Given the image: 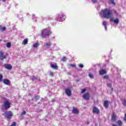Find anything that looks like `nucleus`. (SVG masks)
<instances>
[{
  "instance_id": "1",
  "label": "nucleus",
  "mask_w": 126,
  "mask_h": 126,
  "mask_svg": "<svg viewBox=\"0 0 126 126\" xmlns=\"http://www.w3.org/2000/svg\"><path fill=\"white\" fill-rule=\"evenodd\" d=\"M100 14L102 15L103 18H106V19H109V18H111L112 15L113 14V12L111 10L105 8L101 10L100 12Z\"/></svg>"
},
{
  "instance_id": "2",
  "label": "nucleus",
  "mask_w": 126,
  "mask_h": 126,
  "mask_svg": "<svg viewBox=\"0 0 126 126\" xmlns=\"http://www.w3.org/2000/svg\"><path fill=\"white\" fill-rule=\"evenodd\" d=\"M51 34H52V32H51L48 28L44 29L40 32V35L42 38L49 37Z\"/></svg>"
},
{
  "instance_id": "3",
  "label": "nucleus",
  "mask_w": 126,
  "mask_h": 126,
  "mask_svg": "<svg viewBox=\"0 0 126 126\" xmlns=\"http://www.w3.org/2000/svg\"><path fill=\"white\" fill-rule=\"evenodd\" d=\"M3 106L5 110H7V109H9V108H10V102L7 100L3 102Z\"/></svg>"
},
{
  "instance_id": "4",
  "label": "nucleus",
  "mask_w": 126,
  "mask_h": 126,
  "mask_svg": "<svg viewBox=\"0 0 126 126\" xmlns=\"http://www.w3.org/2000/svg\"><path fill=\"white\" fill-rule=\"evenodd\" d=\"M5 118H6L7 119H10V118H12V116H13V114L12 113V112L10 111L5 112Z\"/></svg>"
},
{
  "instance_id": "5",
  "label": "nucleus",
  "mask_w": 126,
  "mask_h": 126,
  "mask_svg": "<svg viewBox=\"0 0 126 126\" xmlns=\"http://www.w3.org/2000/svg\"><path fill=\"white\" fill-rule=\"evenodd\" d=\"M64 20H65V17L64 16V15L63 14H60L58 16V18L57 19L58 21L63 22V21H64Z\"/></svg>"
},
{
  "instance_id": "6",
  "label": "nucleus",
  "mask_w": 126,
  "mask_h": 126,
  "mask_svg": "<svg viewBox=\"0 0 126 126\" xmlns=\"http://www.w3.org/2000/svg\"><path fill=\"white\" fill-rule=\"evenodd\" d=\"M110 21L111 22H114L117 25L120 23V19L116 18L114 20L113 17L110 18Z\"/></svg>"
},
{
  "instance_id": "7",
  "label": "nucleus",
  "mask_w": 126,
  "mask_h": 126,
  "mask_svg": "<svg viewBox=\"0 0 126 126\" xmlns=\"http://www.w3.org/2000/svg\"><path fill=\"white\" fill-rule=\"evenodd\" d=\"M83 99H85V100H87V101H88V100H89V99L90 98V94H89V93H85L83 95Z\"/></svg>"
},
{
  "instance_id": "8",
  "label": "nucleus",
  "mask_w": 126,
  "mask_h": 126,
  "mask_svg": "<svg viewBox=\"0 0 126 126\" xmlns=\"http://www.w3.org/2000/svg\"><path fill=\"white\" fill-rule=\"evenodd\" d=\"M117 121V115L113 113L111 116V122H116Z\"/></svg>"
},
{
  "instance_id": "9",
  "label": "nucleus",
  "mask_w": 126,
  "mask_h": 126,
  "mask_svg": "<svg viewBox=\"0 0 126 126\" xmlns=\"http://www.w3.org/2000/svg\"><path fill=\"white\" fill-rule=\"evenodd\" d=\"M6 59V56L3 55L2 51H0V60H2Z\"/></svg>"
},
{
  "instance_id": "10",
  "label": "nucleus",
  "mask_w": 126,
  "mask_h": 126,
  "mask_svg": "<svg viewBox=\"0 0 126 126\" xmlns=\"http://www.w3.org/2000/svg\"><path fill=\"white\" fill-rule=\"evenodd\" d=\"M109 104H110V102L108 100H105L104 102L103 106L106 109H108L109 108Z\"/></svg>"
},
{
  "instance_id": "11",
  "label": "nucleus",
  "mask_w": 126,
  "mask_h": 126,
  "mask_svg": "<svg viewBox=\"0 0 126 126\" xmlns=\"http://www.w3.org/2000/svg\"><path fill=\"white\" fill-rule=\"evenodd\" d=\"M3 82L4 84H5V85L9 86L10 85V81L8 79H5L3 80Z\"/></svg>"
},
{
  "instance_id": "12",
  "label": "nucleus",
  "mask_w": 126,
  "mask_h": 126,
  "mask_svg": "<svg viewBox=\"0 0 126 126\" xmlns=\"http://www.w3.org/2000/svg\"><path fill=\"white\" fill-rule=\"evenodd\" d=\"M65 93L67 95V96H71V91H70V89H66Z\"/></svg>"
},
{
  "instance_id": "13",
  "label": "nucleus",
  "mask_w": 126,
  "mask_h": 126,
  "mask_svg": "<svg viewBox=\"0 0 126 126\" xmlns=\"http://www.w3.org/2000/svg\"><path fill=\"white\" fill-rule=\"evenodd\" d=\"M72 113H73V114H76L77 115L78 114H79V111H78V110H77V109H76L75 107H73Z\"/></svg>"
},
{
  "instance_id": "14",
  "label": "nucleus",
  "mask_w": 126,
  "mask_h": 126,
  "mask_svg": "<svg viewBox=\"0 0 126 126\" xmlns=\"http://www.w3.org/2000/svg\"><path fill=\"white\" fill-rule=\"evenodd\" d=\"M5 68H6V69L10 70L12 68V66L10 64H6L5 65Z\"/></svg>"
},
{
  "instance_id": "15",
  "label": "nucleus",
  "mask_w": 126,
  "mask_h": 126,
  "mask_svg": "<svg viewBox=\"0 0 126 126\" xmlns=\"http://www.w3.org/2000/svg\"><path fill=\"white\" fill-rule=\"evenodd\" d=\"M106 73H107V71H106V70L101 69L99 71V74H100V75L106 74Z\"/></svg>"
},
{
  "instance_id": "16",
  "label": "nucleus",
  "mask_w": 126,
  "mask_h": 126,
  "mask_svg": "<svg viewBox=\"0 0 126 126\" xmlns=\"http://www.w3.org/2000/svg\"><path fill=\"white\" fill-rule=\"evenodd\" d=\"M109 4H113V5H116V2H115V0H109L108 1Z\"/></svg>"
},
{
  "instance_id": "17",
  "label": "nucleus",
  "mask_w": 126,
  "mask_h": 126,
  "mask_svg": "<svg viewBox=\"0 0 126 126\" xmlns=\"http://www.w3.org/2000/svg\"><path fill=\"white\" fill-rule=\"evenodd\" d=\"M50 66L52 68H53V69H58V65H57V64L55 65H54V64H51Z\"/></svg>"
},
{
  "instance_id": "18",
  "label": "nucleus",
  "mask_w": 126,
  "mask_h": 126,
  "mask_svg": "<svg viewBox=\"0 0 126 126\" xmlns=\"http://www.w3.org/2000/svg\"><path fill=\"white\" fill-rule=\"evenodd\" d=\"M28 43V38H25L22 42L23 45H27Z\"/></svg>"
},
{
  "instance_id": "19",
  "label": "nucleus",
  "mask_w": 126,
  "mask_h": 126,
  "mask_svg": "<svg viewBox=\"0 0 126 126\" xmlns=\"http://www.w3.org/2000/svg\"><path fill=\"white\" fill-rule=\"evenodd\" d=\"M95 114H97V115H98V114H100V110L96 107H95Z\"/></svg>"
},
{
  "instance_id": "20",
  "label": "nucleus",
  "mask_w": 126,
  "mask_h": 126,
  "mask_svg": "<svg viewBox=\"0 0 126 126\" xmlns=\"http://www.w3.org/2000/svg\"><path fill=\"white\" fill-rule=\"evenodd\" d=\"M103 25L104 26L105 30H107V22L106 21L103 22Z\"/></svg>"
},
{
  "instance_id": "21",
  "label": "nucleus",
  "mask_w": 126,
  "mask_h": 126,
  "mask_svg": "<svg viewBox=\"0 0 126 126\" xmlns=\"http://www.w3.org/2000/svg\"><path fill=\"white\" fill-rule=\"evenodd\" d=\"M117 124H118L119 126H123V122L121 120H119L117 122Z\"/></svg>"
},
{
  "instance_id": "22",
  "label": "nucleus",
  "mask_w": 126,
  "mask_h": 126,
  "mask_svg": "<svg viewBox=\"0 0 126 126\" xmlns=\"http://www.w3.org/2000/svg\"><path fill=\"white\" fill-rule=\"evenodd\" d=\"M6 29V28L5 27H2L1 26H0V30H1V31H5Z\"/></svg>"
},
{
  "instance_id": "23",
  "label": "nucleus",
  "mask_w": 126,
  "mask_h": 126,
  "mask_svg": "<svg viewBox=\"0 0 126 126\" xmlns=\"http://www.w3.org/2000/svg\"><path fill=\"white\" fill-rule=\"evenodd\" d=\"M34 98L35 99V101H38L40 99V96L39 95H35Z\"/></svg>"
},
{
  "instance_id": "24",
  "label": "nucleus",
  "mask_w": 126,
  "mask_h": 126,
  "mask_svg": "<svg viewBox=\"0 0 126 126\" xmlns=\"http://www.w3.org/2000/svg\"><path fill=\"white\" fill-rule=\"evenodd\" d=\"M7 48H10L11 47V43L10 42H8L6 44Z\"/></svg>"
},
{
  "instance_id": "25",
  "label": "nucleus",
  "mask_w": 126,
  "mask_h": 126,
  "mask_svg": "<svg viewBox=\"0 0 126 126\" xmlns=\"http://www.w3.org/2000/svg\"><path fill=\"white\" fill-rule=\"evenodd\" d=\"M69 66H70L71 67L74 68L75 67V66H76V65L74 64H69Z\"/></svg>"
},
{
  "instance_id": "26",
  "label": "nucleus",
  "mask_w": 126,
  "mask_h": 126,
  "mask_svg": "<svg viewBox=\"0 0 126 126\" xmlns=\"http://www.w3.org/2000/svg\"><path fill=\"white\" fill-rule=\"evenodd\" d=\"M52 45V44L51 43V42H47L46 43V47H50V46H51Z\"/></svg>"
},
{
  "instance_id": "27",
  "label": "nucleus",
  "mask_w": 126,
  "mask_h": 126,
  "mask_svg": "<svg viewBox=\"0 0 126 126\" xmlns=\"http://www.w3.org/2000/svg\"><path fill=\"white\" fill-rule=\"evenodd\" d=\"M2 78H3V76H2V74H0V82L2 81Z\"/></svg>"
},
{
  "instance_id": "28",
  "label": "nucleus",
  "mask_w": 126,
  "mask_h": 126,
  "mask_svg": "<svg viewBox=\"0 0 126 126\" xmlns=\"http://www.w3.org/2000/svg\"><path fill=\"white\" fill-rule=\"evenodd\" d=\"M24 115H26V111H23L21 114V116H24Z\"/></svg>"
},
{
  "instance_id": "29",
  "label": "nucleus",
  "mask_w": 126,
  "mask_h": 126,
  "mask_svg": "<svg viewBox=\"0 0 126 126\" xmlns=\"http://www.w3.org/2000/svg\"><path fill=\"white\" fill-rule=\"evenodd\" d=\"M46 19L47 20H51V19H52V17H51L50 16H47L46 17Z\"/></svg>"
},
{
  "instance_id": "30",
  "label": "nucleus",
  "mask_w": 126,
  "mask_h": 126,
  "mask_svg": "<svg viewBox=\"0 0 126 126\" xmlns=\"http://www.w3.org/2000/svg\"><path fill=\"white\" fill-rule=\"evenodd\" d=\"M34 48H38V43H36L33 45Z\"/></svg>"
},
{
  "instance_id": "31",
  "label": "nucleus",
  "mask_w": 126,
  "mask_h": 126,
  "mask_svg": "<svg viewBox=\"0 0 126 126\" xmlns=\"http://www.w3.org/2000/svg\"><path fill=\"white\" fill-rule=\"evenodd\" d=\"M89 76L90 78H94V76H93V75L92 74L90 73L89 74Z\"/></svg>"
},
{
  "instance_id": "32",
  "label": "nucleus",
  "mask_w": 126,
  "mask_h": 126,
  "mask_svg": "<svg viewBox=\"0 0 126 126\" xmlns=\"http://www.w3.org/2000/svg\"><path fill=\"white\" fill-rule=\"evenodd\" d=\"M104 79H109V75H106L103 77Z\"/></svg>"
},
{
  "instance_id": "33",
  "label": "nucleus",
  "mask_w": 126,
  "mask_h": 126,
  "mask_svg": "<svg viewBox=\"0 0 126 126\" xmlns=\"http://www.w3.org/2000/svg\"><path fill=\"white\" fill-rule=\"evenodd\" d=\"M122 104L125 107L126 106V100H124V101L122 102Z\"/></svg>"
},
{
  "instance_id": "34",
  "label": "nucleus",
  "mask_w": 126,
  "mask_h": 126,
  "mask_svg": "<svg viewBox=\"0 0 126 126\" xmlns=\"http://www.w3.org/2000/svg\"><path fill=\"white\" fill-rule=\"evenodd\" d=\"M61 61L63 62H65L66 61V58H65V57H63Z\"/></svg>"
},
{
  "instance_id": "35",
  "label": "nucleus",
  "mask_w": 126,
  "mask_h": 126,
  "mask_svg": "<svg viewBox=\"0 0 126 126\" xmlns=\"http://www.w3.org/2000/svg\"><path fill=\"white\" fill-rule=\"evenodd\" d=\"M37 77L33 76L32 78V81H34V80H37Z\"/></svg>"
},
{
  "instance_id": "36",
  "label": "nucleus",
  "mask_w": 126,
  "mask_h": 126,
  "mask_svg": "<svg viewBox=\"0 0 126 126\" xmlns=\"http://www.w3.org/2000/svg\"><path fill=\"white\" fill-rule=\"evenodd\" d=\"M86 91V89H83L82 90L81 93H82V94L85 93V92Z\"/></svg>"
},
{
  "instance_id": "37",
  "label": "nucleus",
  "mask_w": 126,
  "mask_h": 126,
  "mask_svg": "<svg viewBox=\"0 0 126 126\" xmlns=\"http://www.w3.org/2000/svg\"><path fill=\"white\" fill-rule=\"evenodd\" d=\"M49 75H50V76H52V77L54 76V73H53V72H51L50 73Z\"/></svg>"
},
{
  "instance_id": "38",
  "label": "nucleus",
  "mask_w": 126,
  "mask_h": 126,
  "mask_svg": "<svg viewBox=\"0 0 126 126\" xmlns=\"http://www.w3.org/2000/svg\"><path fill=\"white\" fill-rule=\"evenodd\" d=\"M79 67H81V68H82V67H84L83 64H80L79 65Z\"/></svg>"
},
{
  "instance_id": "39",
  "label": "nucleus",
  "mask_w": 126,
  "mask_h": 126,
  "mask_svg": "<svg viewBox=\"0 0 126 126\" xmlns=\"http://www.w3.org/2000/svg\"><path fill=\"white\" fill-rule=\"evenodd\" d=\"M108 87H112V84H107Z\"/></svg>"
},
{
  "instance_id": "40",
  "label": "nucleus",
  "mask_w": 126,
  "mask_h": 126,
  "mask_svg": "<svg viewBox=\"0 0 126 126\" xmlns=\"http://www.w3.org/2000/svg\"><path fill=\"white\" fill-rule=\"evenodd\" d=\"M93 112L95 113V106L94 107Z\"/></svg>"
},
{
  "instance_id": "41",
  "label": "nucleus",
  "mask_w": 126,
  "mask_h": 126,
  "mask_svg": "<svg viewBox=\"0 0 126 126\" xmlns=\"http://www.w3.org/2000/svg\"><path fill=\"white\" fill-rule=\"evenodd\" d=\"M114 13H115V14H118V12H117V11L116 10L114 11Z\"/></svg>"
},
{
  "instance_id": "42",
  "label": "nucleus",
  "mask_w": 126,
  "mask_h": 126,
  "mask_svg": "<svg viewBox=\"0 0 126 126\" xmlns=\"http://www.w3.org/2000/svg\"><path fill=\"white\" fill-rule=\"evenodd\" d=\"M92 1L93 3H95V0H92Z\"/></svg>"
},
{
  "instance_id": "43",
  "label": "nucleus",
  "mask_w": 126,
  "mask_h": 126,
  "mask_svg": "<svg viewBox=\"0 0 126 126\" xmlns=\"http://www.w3.org/2000/svg\"><path fill=\"white\" fill-rule=\"evenodd\" d=\"M56 100L55 99H53L52 102H55Z\"/></svg>"
},
{
  "instance_id": "44",
  "label": "nucleus",
  "mask_w": 126,
  "mask_h": 126,
  "mask_svg": "<svg viewBox=\"0 0 126 126\" xmlns=\"http://www.w3.org/2000/svg\"><path fill=\"white\" fill-rule=\"evenodd\" d=\"M110 88H111V91H113V90H114V88H113V87H110Z\"/></svg>"
},
{
  "instance_id": "45",
  "label": "nucleus",
  "mask_w": 126,
  "mask_h": 126,
  "mask_svg": "<svg viewBox=\"0 0 126 126\" xmlns=\"http://www.w3.org/2000/svg\"><path fill=\"white\" fill-rule=\"evenodd\" d=\"M112 126H118L116 124H112Z\"/></svg>"
},
{
  "instance_id": "46",
  "label": "nucleus",
  "mask_w": 126,
  "mask_h": 126,
  "mask_svg": "<svg viewBox=\"0 0 126 126\" xmlns=\"http://www.w3.org/2000/svg\"><path fill=\"white\" fill-rule=\"evenodd\" d=\"M6 0H2V1H3V2H5V1H6Z\"/></svg>"
},
{
  "instance_id": "47",
  "label": "nucleus",
  "mask_w": 126,
  "mask_h": 126,
  "mask_svg": "<svg viewBox=\"0 0 126 126\" xmlns=\"http://www.w3.org/2000/svg\"><path fill=\"white\" fill-rule=\"evenodd\" d=\"M95 2H97V0H95Z\"/></svg>"
}]
</instances>
